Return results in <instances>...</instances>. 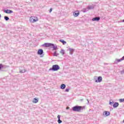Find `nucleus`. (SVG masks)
Returning a JSON list of instances; mask_svg holds the SVG:
<instances>
[{"label": "nucleus", "instance_id": "nucleus-1", "mask_svg": "<svg viewBox=\"0 0 124 124\" xmlns=\"http://www.w3.org/2000/svg\"><path fill=\"white\" fill-rule=\"evenodd\" d=\"M42 46L43 47H50V48H52L53 49V50H57L58 49V46H57V45H54V44H52V43H46L45 44H44Z\"/></svg>", "mask_w": 124, "mask_h": 124}, {"label": "nucleus", "instance_id": "nucleus-2", "mask_svg": "<svg viewBox=\"0 0 124 124\" xmlns=\"http://www.w3.org/2000/svg\"><path fill=\"white\" fill-rule=\"evenodd\" d=\"M85 109V106H75L72 108L73 111L75 112H80L82 110Z\"/></svg>", "mask_w": 124, "mask_h": 124}, {"label": "nucleus", "instance_id": "nucleus-3", "mask_svg": "<svg viewBox=\"0 0 124 124\" xmlns=\"http://www.w3.org/2000/svg\"><path fill=\"white\" fill-rule=\"evenodd\" d=\"M59 69H60V66H59V65L55 64L52 65V68H50L49 69V71H58Z\"/></svg>", "mask_w": 124, "mask_h": 124}, {"label": "nucleus", "instance_id": "nucleus-4", "mask_svg": "<svg viewBox=\"0 0 124 124\" xmlns=\"http://www.w3.org/2000/svg\"><path fill=\"white\" fill-rule=\"evenodd\" d=\"M38 21V18L35 16H31L30 17V22L31 23H35V22H37Z\"/></svg>", "mask_w": 124, "mask_h": 124}, {"label": "nucleus", "instance_id": "nucleus-5", "mask_svg": "<svg viewBox=\"0 0 124 124\" xmlns=\"http://www.w3.org/2000/svg\"><path fill=\"white\" fill-rule=\"evenodd\" d=\"M122 61H124V56L123 57H122V58L120 59H116L114 62V63L117 64V63H118V62H122Z\"/></svg>", "mask_w": 124, "mask_h": 124}, {"label": "nucleus", "instance_id": "nucleus-6", "mask_svg": "<svg viewBox=\"0 0 124 124\" xmlns=\"http://www.w3.org/2000/svg\"><path fill=\"white\" fill-rule=\"evenodd\" d=\"M43 53H44L43 49H40L37 51L38 55H40L41 56H42L41 57H43V56H44V54H43Z\"/></svg>", "mask_w": 124, "mask_h": 124}, {"label": "nucleus", "instance_id": "nucleus-7", "mask_svg": "<svg viewBox=\"0 0 124 124\" xmlns=\"http://www.w3.org/2000/svg\"><path fill=\"white\" fill-rule=\"evenodd\" d=\"M102 77L101 76L98 77L97 78V80H96L95 81L96 83H100V82H102Z\"/></svg>", "mask_w": 124, "mask_h": 124}, {"label": "nucleus", "instance_id": "nucleus-8", "mask_svg": "<svg viewBox=\"0 0 124 124\" xmlns=\"http://www.w3.org/2000/svg\"><path fill=\"white\" fill-rule=\"evenodd\" d=\"M79 14H80V12H79V11H76L73 13V15L74 17H78Z\"/></svg>", "mask_w": 124, "mask_h": 124}, {"label": "nucleus", "instance_id": "nucleus-9", "mask_svg": "<svg viewBox=\"0 0 124 124\" xmlns=\"http://www.w3.org/2000/svg\"><path fill=\"white\" fill-rule=\"evenodd\" d=\"M4 12L5 13H7V14H11V13H13V11L7 9V10H5L4 11Z\"/></svg>", "mask_w": 124, "mask_h": 124}, {"label": "nucleus", "instance_id": "nucleus-10", "mask_svg": "<svg viewBox=\"0 0 124 124\" xmlns=\"http://www.w3.org/2000/svg\"><path fill=\"white\" fill-rule=\"evenodd\" d=\"M68 50L69 51L70 55H73V53H74V51H75V49L71 48H69Z\"/></svg>", "mask_w": 124, "mask_h": 124}, {"label": "nucleus", "instance_id": "nucleus-11", "mask_svg": "<svg viewBox=\"0 0 124 124\" xmlns=\"http://www.w3.org/2000/svg\"><path fill=\"white\" fill-rule=\"evenodd\" d=\"M100 20V17H95L92 19L93 22L96 21L98 22V21H99Z\"/></svg>", "mask_w": 124, "mask_h": 124}, {"label": "nucleus", "instance_id": "nucleus-12", "mask_svg": "<svg viewBox=\"0 0 124 124\" xmlns=\"http://www.w3.org/2000/svg\"><path fill=\"white\" fill-rule=\"evenodd\" d=\"M103 115H104V116H105V117H108V116H109L110 112L107 111H105L103 113Z\"/></svg>", "mask_w": 124, "mask_h": 124}, {"label": "nucleus", "instance_id": "nucleus-13", "mask_svg": "<svg viewBox=\"0 0 124 124\" xmlns=\"http://www.w3.org/2000/svg\"><path fill=\"white\" fill-rule=\"evenodd\" d=\"M66 87V85H65V84H61V85L60 86V89H61V90H64V89H65Z\"/></svg>", "mask_w": 124, "mask_h": 124}, {"label": "nucleus", "instance_id": "nucleus-14", "mask_svg": "<svg viewBox=\"0 0 124 124\" xmlns=\"http://www.w3.org/2000/svg\"><path fill=\"white\" fill-rule=\"evenodd\" d=\"M113 108H117V107H118L119 106V103L118 102H115L113 105Z\"/></svg>", "mask_w": 124, "mask_h": 124}, {"label": "nucleus", "instance_id": "nucleus-15", "mask_svg": "<svg viewBox=\"0 0 124 124\" xmlns=\"http://www.w3.org/2000/svg\"><path fill=\"white\" fill-rule=\"evenodd\" d=\"M33 103H37L38 102V99L34 98L32 101Z\"/></svg>", "mask_w": 124, "mask_h": 124}, {"label": "nucleus", "instance_id": "nucleus-16", "mask_svg": "<svg viewBox=\"0 0 124 124\" xmlns=\"http://www.w3.org/2000/svg\"><path fill=\"white\" fill-rule=\"evenodd\" d=\"M59 41L62 43L63 45H65V44H66V42L63 40H60Z\"/></svg>", "mask_w": 124, "mask_h": 124}, {"label": "nucleus", "instance_id": "nucleus-17", "mask_svg": "<svg viewBox=\"0 0 124 124\" xmlns=\"http://www.w3.org/2000/svg\"><path fill=\"white\" fill-rule=\"evenodd\" d=\"M87 11H89V9H88V8L86 9H83L82 10V12H84V13L87 12Z\"/></svg>", "mask_w": 124, "mask_h": 124}, {"label": "nucleus", "instance_id": "nucleus-18", "mask_svg": "<svg viewBox=\"0 0 124 124\" xmlns=\"http://www.w3.org/2000/svg\"><path fill=\"white\" fill-rule=\"evenodd\" d=\"M4 19L5 20V21H8L9 20V17L7 16H5L4 17Z\"/></svg>", "mask_w": 124, "mask_h": 124}, {"label": "nucleus", "instance_id": "nucleus-19", "mask_svg": "<svg viewBox=\"0 0 124 124\" xmlns=\"http://www.w3.org/2000/svg\"><path fill=\"white\" fill-rule=\"evenodd\" d=\"M60 53L62 55V56H63V55H64V50L63 49H62Z\"/></svg>", "mask_w": 124, "mask_h": 124}, {"label": "nucleus", "instance_id": "nucleus-20", "mask_svg": "<svg viewBox=\"0 0 124 124\" xmlns=\"http://www.w3.org/2000/svg\"><path fill=\"white\" fill-rule=\"evenodd\" d=\"M7 67V66L5 65H3L2 64V69H4L5 68H6Z\"/></svg>", "mask_w": 124, "mask_h": 124}, {"label": "nucleus", "instance_id": "nucleus-21", "mask_svg": "<svg viewBox=\"0 0 124 124\" xmlns=\"http://www.w3.org/2000/svg\"><path fill=\"white\" fill-rule=\"evenodd\" d=\"M20 73H25V72H26V70L24 69V70H21L19 71Z\"/></svg>", "mask_w": 124, "mask_h": 124}, {"label": "nucleus", "instance_id": "nucleus-22", "mask_svg": "<svg viewBox=\"0 0 124 124\" xmlns=\"http://www.w3.org/2000/svg\"><path fill=\"white\" fill-rule=\"evenodd\" d=\"M58 55H59V54L57 53L56 51H55L53 54V56H54V57H58Z\"/></svg>", "mask_w": 124, "mask_h": 124}, {"label": "nucleus", "instance_id": "nucleus-23", "mask_svg": "<svg viewBox=\"0 0 124 124\" xmlns=\"http://www.w3.org/2000/svg\"><path fill=\"white\" fill-rule=\"evenodd\" d=\"M87 9H88V10H90V9H93V7H92V6H89V7L87 8Z\"/></svg>", "mask_w": 124, "mask_h": 124}, {"label": "nucleus", "instance_id": "nucleus-24", "mask_svg": "<svg viewBox=\"0 0 124 124\" xmlns=\"http://www.w3.org/2000/svg\"><path fill=\"white\" fill-rule=\"evenodd\" d=\"M119 101L120 102L122 103V102H124V98L123 99H119Z\"/></svg>", "mask_w": 124, "mask_h": 124}, {"label": "nucleus", "instance_id": "nucleus-25", "mask_svg": "<svg viewBox=\"0 0 124 124\" xmlns=\"http://www.w3.org/2000/svg\"><path fill=\"white\" fill-rule=\"evenodd\" d=\"M58 124H62V121L61 120V119H59L58 120Z\"/></svg>", "mask_w": 124, "mask_h": 124}, {"label": "nucleus", "instance_id": "nucleus-26", "mask_svg": "<svg viewBox=\"0 0 124 124\" xmlns=\"http://www.w3.org/2000/svg\"><path fill=\"white\" fill-rule=\"evenodd\" d=\"M2 69V64H0V70Z\"/></svg>", "mask_w": 124, "mask_h": 124}, {"label": "nucleus", "instance_id": "nucleus-27", "mask_svg": "<svg viewBox=\"0 0 124 124\" xmlns=\"http://www.w3.org/2000/svg\"><path fill=\"white\" fill-rule=\"evenodd\" d=\"M112 104H114V102H109V105H112Z\"/></svg>", "mask_w": 124, "mask_h": 124}, {"label": "nucleus", "instance_id": "nucleus-28", "mask_svg": "<svg viewBox=\"0 0 124 124\" xmlns=\"http://www.w3.org/2000/svg\"><path fill=\"white\" fill-rule=\"evenodd\" d=\"M65 92H66V93L69 92V89H66Z\"/></svg>", "mask_w": 124, "mask_h": 124}, {"label": "nucleus", "instance_id": "nucleus-29", "mask_svg": "<svg viewBox=\"0 0 124 124\" xmlns=\"http://www.w3.org/2000/svg\"><path fill=\"white\" fill-rule=\"evenodd\" d=\"M57 118L58 120H61V115H58Z\"/></svg>", "mask_w": 124, "mask_h": 124}, {"label": "nucleus", "instance_id": "nucleus-30", "mask_svg": "<svg viewBox=\"0 0 124 124\" xmlns=\"http://www.w3.org/2000/svg\"><path fill=\"white\" fill-rule=\"evenodd\" d=\"M52 11H53V8H50L49 10V13H51V12H52Z\"/></svg>", "mask_w": 124, "mask_h": 124}, {"label": "nucleus", "instance_id": "nucleus-31", "mask_svg": "<svg viewBox=\"0 0 124 124\" xmlns=\"http://www.w3.org/2000/svg\"><path fill=\"white\" fill-rule=\"evenodd\" d=\"M66 109L67 110H68V109H69V107H66Z\"/></svg>", "mask_w": 124, "mask_h": 124}, {"label": "nucleus", "instance_id": "nucleus-32", "mask_svg": "<svg viewBox=\"0 0 124 124\" xmlns=\"http://www.w3.org/2000/svg\"><path fill=\"white\" fill-rule=\"evenodd\" d=\"M80 100V101H83V100H84V99H81Z\"/></svg>", "mask_w": 124, "mask_h": 124}, {"label": "nucleus", "instance_id": "nucleus-33", "mask_svg": "<svg viewBox=\"0 0 124 124\" xmlns=\"http://www.w3.org/2000/svg\"><path fill=\"white\" fill-rule=\"evenodd\" d=\"M87 101H88L87 104H89V100L87 99Z\"/></svg>", "mask_w": 124, "mask_h": 124}, {"label": "nucleus", "instance_id": "nucleus-34", "mask_svg": "<svg viewBox=\"0 0 124 124\" xmlns=\"http://www.w3.org/2000/svg\"><path fill=\"white\" fill-rule=\"evenodd\" d=\"M1 18V15L0 14V19Z\"/></svg>", "mask_w": 124, "mask_h": 124}, {"label": "nucleus", "instance_id": "nucleus-35", "mask_svg": "<svg viewBox=\"0 0 124 124\" xmlns=\"http://www.w3.org/2000/svg\"><path fill=\"white\" fill-rule=\"evenodd\" d=\"M122 22H123L124 23V19H123V20H122Z\"/></svg>", "mask_w": 124, "mask_h": 124}, {"label": "nucleus", "instance_id": "nucleus-36", "mask_svg": "<svg viewBox=\"0 0 124 124\" xmlns=\"http://www.w3.org/2000/svg\"><path fill=\"white\" fill-rule=\"evenodd\" d=\"M105 64H107V63H105Z\"/></svg>", "mask_w": 124, "mask_h": 124}]
</instances>
